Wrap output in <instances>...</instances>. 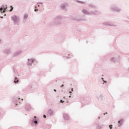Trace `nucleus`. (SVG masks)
<instances>
[{
	"instance_id": "1",
	"label": "nucleus",
	"mask_w": 129,
	"mask_h": 129,
	"mask_svg": "<svg viewBox=\"0 0 129 129\" xmlns=\"http://www.w3.org/2000/svg\"><path fill=\"white\" fill-rule=\"evenodd\" d=\"M53 24L54 26H57V27L61 26L62 25V17L60 16L56 17L53 20Z\"/></svg>"
},
{
	"instance_id": "2",
	"label": "nucleus",
	"mask_w": 129,
	"mask_h": 129,
	"mask_svg": "<svg viewBox=\"0 0 129 129\" xmlns=\"http://www.w3.org/2000/svg\"><path fill=\"white\" fill-rule=\"evenodd\" d=\"M109 10L112 11V12H115L116 13H120L121 12V9L118 8L115 5H111Z\"/></svg>"
},
{
	"instance_id": "3",
	"label": "nucleus",
	"mask_w": 129,
	"mask_h": 129,
	"mask_svg": "<svg viewBox=\"0 0 129 129\" xmlns=\"http://www.w3.org/2000/svg\"><path fill=\"white\" fill-rule=\"evenodd\" d=\"M11 19L13 21L14 25H18V23H19V21L21 20L19 16L17 15L12 16Z\"/></svg>"
},
{
	"instance_id": "4",
	"label": "nucleus",
	"mask_w": 129,
	"mask_h": 129,
	"mask_svg": "<svg viewBox=\"0 0 129 129\" xmlns=\"http://www.w3.org/2000/svg\"><path fill=\"white\" fill-rule=\"evenodd\" d=\"M7 9H8V5H6V6H5V5H2V7L0 8V12L1 13H3L4 14H5L6 13V10H7Z\"/></svg>"
},
{
	"instance_id": "5",
	"label": "nucleus",
	"mask_w": 129,
	"mask_h": 129,
	"mask_svg": "<svg viewBox=\"0 0 129 129\" xmlns=\"http://www.w3.org/2000/svg\"><path fill=\"white\" fill-rule=\"evenodd\" d=\"M90 16H91L92 15L98 16V15H100V12L98 11V10L91 11H90Z\"/></svg>"
},
{
	"instance_id": "6",
	"label": "nucleus",
	"mask_w": 129,
	"mask_h": 129,
	"mask_svg": "<svg viewBox=\"0 0 129 129\" xmlns=\"http://www.w3.org/2000/svg\"><path fill=\"white\" fill-rule=\"evenodd\" d=\"M103 26H109V27H117V25H114L110 22H104L103 23Z\"/></svg>"
},
{
	"instance_id": "7",
	"label": "nucleus",
	"mask_w": 129,
	"mask_h": 129,
	"mask_svg": "<svg viewBox=\"0 0 129 129\" xmlns=\"http://www.w3.org/2000/svg\"><path fill=\"white\" fill-rule=\"evenodd\" d=\"M31 124L32 125H37V124H38V119H37V116H34V119L32 120Z\"/></svg>"
},
{
	"instance_id": "8",
	"label": "nucleus",
	"mask_w": 129,
	"mask_h": 129,
	"mask_svg": "<svg viewBox=\"0 0 129 129\" xmlns=\"http://www.w3.org/2000/svg\"><path fill=\"white\" fill-rule=\"evenodd\" d=\"M3 53L4 54H6L7 55H10V54L12 53V51H11L10 48H6L3 50Z\"/></svg>"
},
{
	"instance_id": "9",
	"label": "nucleus",
	"mask_w": 129,
	"mask_h": 129,
	"mask_svg": "<svg viewBox=\"0 0 129 129\" xmlns=\"http://www.w3.org/2000/svg\"><path fill=\"white\" fill-rule=\"evenodd\" d=\"M35 58H31V59H28V65L29 66H32V64H33V63H34V62H35Z\"/></svg>"
},
{
	"instance_id": "10",
	"label": "nucleus",
	"mask_w": 129,
	"mask_h": 129,
	"mask_svg": "<svg viewBox=\"0 0 129 129\" xmlns=\"http://www.w3.org/2000/svg\"><path fill=\"white\" fill-rule=\"evenodd\" d=\"M22 50H18L13 53V56L14 57H18L22 53Z\"/></svg>"
},
{
	"instance_id": "11",
	"label": "nucleus",
	"mask_w": 129,
	"mask_h": 129,
	"mask_svg": "<svg viewBox=\"0 0 129 129\" xmlns=\"http://www.w3.org/2000/svg\"><path fill=\"white\" fill-rule=\"evenodd\" d=\"M82 12V13H83L85 15H86L87 16H90V12H88L87 10H86L85 9H83Z\"/></svg>"
},
{
	"instance_id": "12",
	"label": "nucleus",
	"mask_w": 129,
	"mask_h": 129,
	"mask_svg": "<svg viewBox=\"0 0 129 129\" xmlns=\"http://www.w3.org/2000/svg\"><path fill=\"white\" fill-rule=\"evenodd\" d=\"M89 8H91V9H97V7L95 6L93 4H90L88 5Z\"/></svg>"
},
{
	"instance_id": "13",
	"label": "nucleus",
	"mask_w": 129,
	"mask_h": 129,
	"mask_svg": "<svg viewBox=\"0 0 129 129\" xmlns=\"http://www.w3.org/2000/svg\"><path fill=\"white\" fill-rule=\"evenodd\" d=\"M122 122H123V119H120L118 121V126L120 127L121 125H122Z\"/></svg>"
},
{
	"instance_id": "14",
	"label": "nucleus",
	"mask_w": 129,
	"mask_h": 129,
	"mask_svg": "<svg viewBox=\"0 0 129 129\" xmlns=\"http://www.w3.org/2000/svg\"><path fill=\"white\" fill-rule=\"evenodd\" d=\"M63 117L65 120H69V116L67 115V114H63Z\"/></svg>"
},
{
	"instance_id": "15",
	"label": "nucleus",
	"mask_w": 129,
	"mask_h": 129,
	"mask_svg": "<svg viewBox=\"0 0 129 129\" xmlns=\"http://www.w3.org/2000/svg\"><path fill=\"white\" fill-rule=\"evenodd\" d=\"M47 115H49V116H52V115H53V111H52V110L51 109L48 110L47 112Z\"/></svg>"
},
{
	"instance_id": "16",
	"label": "nucleus",
	"mask_w": 129,
	"mask_h": 129,
	"mask_svg": "<svg viewBox=\"0 0 129 129\" xmlns=\"http://www.w3.org/2000/svg\"><path fill=\"white\" fill-rule=\"evenodd\" d=\"M110 61L112 62V63H114L115 62H117V58L115 57H112L110 59Z\"/></svg>"
},
{
	"instance_id": "17",
	"label": "nucleus",
	"mask_w": 129,
	"mask_h": 129,
	"mask_svg": "<svg viewBox=\"0 0 129 129\" xmlns=\"http://www.w3.org/2000/svg\"><path fill=\"white\" fill-rule=\"evenodd\" d=\"M61 10H64V11H66V5L65 4H62L60 6Z\"/></svg>"
},
{
	"instance_id": "18",
	"label": "nucleus",
	"mask_w": 129,
	"mask_h": 129,
	"mask_svg": "<svg viewBox=\"0 0 129 129\" xmlns=\"http://www.w3.org/2000/svg\"><path fill=\"white\" fill-rule=\"evenodd\" d=\"M102 126H103V125H99V124H97V126L96 127V129H101L102 128Z\"/></svg>"
},
{
	"instance_id": "19",
	"label": "nucleus",
	"mask_w": 129,
	"mask_h": 129,
	"mask_svg": "<svg viewBox=\"0 0 129 129\" xmlns=\"http://www.w3.org/2000/svg\"><path fill=\"white\" fill-rule=\"evenodd\" d=\"M77 3L78 4H82V5H85V2L83 1H80L79 0H77Z\"/></svg>"
},
{
	"instance_id": "20",
	"label": "nucleus",
	"mask_w": 129,
	"mask_h": 129,
	"mask_svg": "<svg viewBox=\"0 0 129 129\" xmlns=\"http://www.w3.org/2000/svg\"><path fill=\"white\" fill-rule=\"evenodd\" d=\"M19 83V79L18 78L15 77L14 79V83Z\"/></svg>"
},
{
	"instance_id": "21",
	"label": "nucleus",
	"mask_w": 129,
	"mask_h": 129,
	"mask_svg": "<svg viewBox=\"0 0 129 129\" xmlns=\"http://www.w3.org/2000/svg\"><path fill=\"white\" fill-rule=\"evenodd\" d=\"M25 108H26V110L29 111L30 110V109H31V107H30V106H29V105H26L25 107Z\"/></svg>"
},
{
	"instance_id": "22",
	"label": "nucleus",
	"mask_w": 129,
	"mask_h": 129,
	"mask_svg": "<svg viewBox=\"0 0 129 129\" xmlns=\"http://www.w3.org/2000/svg\"><path fill=\"white\" fill-rule=\"evenodd\" d=\"M14 101H18V100H20V98H18L17 97H14L13 98Z\"/></svg>"
},
{
	"instance_id": "23",
	"label": "nucleus",
	"mask_w": 129,
	"mask_h": 129,
	"mask_svg": "<svg viewBox=\"0 0 129 129\" xmlns=\"http://www.w3.org/2000/svg\"><path fill=\"white\" fill-rule=\"evenodd\" d=\"M76 21H78V22H82L83 21H86V19H76Z\"/></svg>"
},
{
	"instance_id": "24",
	"label": "nucleus",
	"mask_w": 129,
	"mask_h": 129,
	"mask_svg": "<svg viewBox=\"0 0 129 129\" xmlns=\"http://www.w3.org/2000/svg\"><path fill=\"white\" fill-rule=\"evenodd\" d=\"M10 8H11V9L10 10L9 12H13V10H14V7H13V6H11Z\"/></svg>"
},
{
	"instance_id": "25",
	"label": "nucleus",
	"mask_w": 129,
	"mask_h": 129,
	"mask_svg": "<svg viewBox=\"0 0 129 129\" xmlns=\"http://www.w3.org/2000/svg\"><path fill=\"white\" fill-rule=\"evenodd\" d=\"M24 19L25 20H27V19H28V15H24Z\"/></svg>"
},
{
	"instance_id": "26",
	"label": "nucleus",
	"mask_w": 129,
	"mask_h": 129,
	"mask_svg": "<svg viewBox=\"0 0 129 129\" xmlns=\"http://www.w3.org/2000/svg\"><path fill=\"white\" fill-rule=\"evenodd\" d=\"M112 126H113L112 124H110L109 125V127L110 129H112Z\"/></svg>"
},
{
	"instance_id": "27",
	"label": "nucleus",
	"mask_w": 129,
	"mask_h": 129,
	"mask_svg": "<svg viewBox=\"0 0 129 129\" xmlns=\"http://www.w3.org/2000/svg\"><path fill=\"white\" fill-rule=\"evenodd\" d=\"M60 102L61 103H63L64 100L61 99V100H60Z\"/></svg>"
},
{
	"instance_id": "28",
	"label": "nucleus",
	"mask_w": 129,
	"mask_h": 129,
	"mask_svg": "<svg viewBox=\"0 0 129 129\" xmlns=\"http://www.w3.org/2000/svg\"><path fill=\"white\" fill-rule=\"evenodd\" d=\"M40 4V5H43V3H42V2H39V3H37V5H38V4Z\"/></svg>"
},
{
	"instance_id": "29",
	"label": "nucleus",
	"mask_w": 129,
	"mask_h": 129,
	"mask_svg": "<svg viewBox=\"0 0 129 129\" xmlns=\"http://www.w3.org/2000/svg\"><path fill=\"white\" fill-rule=\"evenodd\" d=\"M103 84H104V83H107V82L106 81L103 80Z\"/></svg>"
},
{
	"instance_id": "30",
	"label": "nucleus",
	"mask_w": 129,
	"mask_h": 129,
	"mask_svg": "<svg viewBox=\"0 0 129 129\" xmlns=\"http://www.w3.org/2000/svg\"><path fill=\"white\" fill-rule=\"evenodd\" d=\"M37 11H39V10L37 9H35L34 10V12H37Z\"/></svg>"
},
{
	"instance_id": "31",
	"label": "nucleus",
	"mask_w": 129,
	"mask_h": 129,
	"mask_svg": "<svg viewBox=\"0 0 129 129\" xmlns=\"http://www.w3.org/2000/svg\"><path fill=\"white\" fill-rule=\"evenodd\" d=\"M14 71L15 73H17V70L14 69Z\"/></svg>"
},
{
	"instance_id": "32",
	"label": "nucleus",
	"mask_w": 129,
	"mask_h": 129,
	"mask_svg": "<svg viewBox=\"0 0 129 129\" xmlns=\"http://www.w3.org/2000/svg\"><path fill=\"white\" fill-rule=\"evenodd\" d=\"M43 117H44V118H46V115H43Z\"/></svg>"
},
{
	"instance_id": "33",
	"label": "nucleus",
	"mask_w": 129,
	"mask_h": 129,
	"mask_svg": "<svg viewBox=\"0 0 129 129\" xmlns=\"http://www.w3.org/2000/svg\"><path fill=\"white\" fill-rule=\"evenodd\" d=\"M53 91H54V92H57V90H56V89H54V90H53Z\"/></svg>"
},
{
	"instance_id": "34",
	"label": "nucleus",
	"mask_w": 129,
	"mask_h": 129,
	"mask_svg": "<svg viewBox=\"0 0 129 129\" xmlns=\"http://www.w3.org/2000/svg\"><path fill=\"white\" fill-rule=\"evenodd\" d=\"M69 93H70V95H71L72 94V92L70 91Z\"/></svg>"
},
{
	"instance_id": "35",
	"label": "nucleus",
	"mask_w": 129,
	"mask_h": 129,
	"mask_svg": "<svg viewBox=\"0 0 129 129\" xmlns=\"http://www.w3.org/2000/svg\"><path fill=\"white\" fill-rule=\"evenodd\" d=\"M60 87H61V88L64 87V85H63V84L61 85V86H60Z\"/></svg>"
},
{
	"instance_id": "36",
	"label": "nucleus",
	"mask_w": 129,
	"mask_h": 129,
	"mask_svg": "<svg viewBox=\"0 0 129 129\" xmlns=\"http://www.w3.org/2000/svg\"><path fill=\"white\" fill-rule=\"evenodd\" d=\"M105 114H107V112H105V113H103V115H105Z\"/></svg>"
},
{
	"instance_id": "37",
	"label": "nucleus",
	"mask_w": 129,
	"mask_h": 129,
	"mask_svg": "<svg viewBox=\"0 0 129 129\" xmlns=\"http://www.w3.org/2000/svg\"><path fill=\"white\" fill-rule=\"evenodd\" d=\"M2 43H3V41H2L1 39H0V44H2Z\"/></svg>"
},
{
	"instance_id": "38",
	"label": "nucleus",
	"mask_w": 129,
	"mask_h": 129,
	"mask_svg": "<svg viewBox=\"0 0 129 129\" xmlns=\"http://www.w3.org/2000/svg\"><path fill=\"white\" fill-rule=\"evenodd\" d=\"M71 91H72V92H73V91H74L73 88H72V89H71Z\"/></svg>"
},
{
	"instance_id": "39",
	"label": "nucleus",
	"mask_w": 129,
	"mask_h": 129,
	"mask_svg": "<svg viewBox=\"0 0 129 129\" xmlns=\"http://www.w3.org/2000/svg\"><path fill=\"white\" fill-rule=\"evenodd\" d=\"M101 79H102V80H103H103H104V79L103 78H101Z\"/></svg>"
},
{
	"instance_id": "40",
	"label": "nucleus",
	"mask_w": 129,
	"mask_h": 129,
	"mask_svg": "<svg viewBox=\"0 0 129 129\" xmlns=\"http://www.w3.org/2000/svg\"><path fill=\"white\" fill-rule=\"evenodd\" d=\"M0 18H1V19H3L4 17L3 16H1Z\"/></svg>"
},
{
	"instance_id": "41",
	"label": "nucleus",
	"mask_w": 129,
	"mask_h": 129,
	"mask_svg": "<svg viewBox=\"0 0 129 129\" xmlns=\"http://www.w3.org/2000/svg\"><path fill=\"white\" fill-rule=\"evenodd\" d=\"M16 105H18V103H16Z\"/></svg>"
},
{
	"instance_id": "42",
	"label": "nucleus",
	"mask_w": 129,
	"mask_h": 129,
	"mask_svg": "<svg viewBox=\"0 0 129 129\" xmlns=\"http://www.w3.org/2000/svg\"><path fill=\"white\" fill-rule=\"evenodd\" d=\"M69 98H70L71 97V96H69Z\"/></svg>"
},
{
	"instance_id": "43",
	"label": "nucleus",
	"mask_w": 129,
	"mask_h": 129,
	"mask_svg": "<svg viewBox=\"0 0 129 129\" xmlns=\"http://www.w3.org/2000/svg\"><path fill=\"white\" fill-rule=\"evenodd\" d=\"M98 118L99 119H100V117H98Z\"/></svg>"
},
{
	"instance_id": "44",
	"label": "nucleus",
	"mask_w": 129,
	"mask_h": 129,
	"mask_svg": "<svg viewBox=\"0 0 129 129\" xmlns=\"http://www.w3.org/2000/svg\"><path fill=\"white\" fill-rule=\"evenodd\" d=\"M37 7H40V5H38L37 6Z\"/></svg>"
},
{
	"instance_id": "45",
	"label": "nucleus",
	"mask_w": 129,
	"mask_h": 129,
	"mask_svg": "<svg viewBox=\"0 0 129 129\" xmlns=\"http://www.w3.org/2000/svg\"><path fill=\"white\" fill-rule=\"evenodd\" d=\"M35 9H37V6H35Z\"/></svg>"
},
{
	"instance_id": "46",
	"label": "nucleus",
	"mask_w": 129,
	"mask_h": 129,
	"mask_svg": "<svg viewBox=\"0 0 129 129\" xmlns=\"http://www.w3.org/2000/svg\"><path fill=\"white\" fill-rule=\"evenodd\" d=\"M127 19H128V20H129V18H128V17H127Z\"/></svg>"
},
{
	"instance_id": "47",
	"label": "nucleus",
	"mask_w": 129,
	"mask_h": 129,
	"mask_svg": "<svg viewBox=\"0 0 129 129\" xmlns=\"http://www.w3.org/2000/svg\"><path fill=\"white\" fill-rule=\"evenodd\" d=\"M86 43H87H87H88V41H87Z\"/></svg>"
},
{
	"instance_id": "48",
	"label": "nucleus",
	"mask_w": 129,
	"mask_h": 129,
	"mask_svg": "<svg viewBox=\"0 0 129 129\" xmlns=\"http://www.w3.org/2000/svg\"><path fill=\"white\" fill-rule=\"evenodd\" d=\"M21 100H22V101L24 100V99H21Z\"/></svg>"
},
{
	"instance_id": "49",
	"label": "nucleus",
	"mask_w": 129,
	"mask_h": 129,
	"mask_svg": "<svg viewBox=\"0 0 129 129\" xmlns=\"http://www.w3.org/2000/svg\"><path fill=\"white\" fill-rule=\"evenodd\" d=\"M18 102H19V103H21V102H20V101H19Z\"/></svg>"
},
{
	"instance_id": "50",
	"label": "nucleus",
	"mask_w": 129,
	"mask_h": 129,
	"mask_svg": "<svg viewBox=\"0 0 129 129\" xmlns=\"http://www.w3.org/2000/svg\"><path fill=\"white\" fill-rule=\"evenodd\" d=\"M67 58H70V57H69V56H68V57H67Z\"/></svg>"
},
{
	"instance_id": "51",
	"label": "nucleus",
	"mask_w": 129,
	"mask_h": 129,
	"mask_svg": "<svg viewBox=\"0 0 129 129\" xmlns=\"http://www.w3.org/2000/svg\"><path fill=\"white\" fill-rule=\"evenodd\" d=\"M4 16H7V14H5Z\"/></svg>"
},
{
	"instance_id": "52",
	"label": "nucleus",
	"mask_w": 129,
	"mask_h": 129,
	"mask_svg": "<svg viewBox=\"0 0 129 129\" xmlns=\"http://www.w3.org/2000/svg\"><path fill=\"white\" fill-rule=\"evenodd\" d=\"M73 20H76V19H74Z\"/></svg>"
}]
</instances>
